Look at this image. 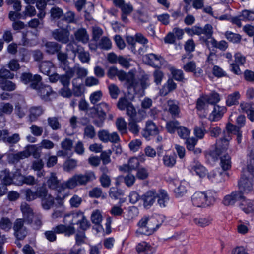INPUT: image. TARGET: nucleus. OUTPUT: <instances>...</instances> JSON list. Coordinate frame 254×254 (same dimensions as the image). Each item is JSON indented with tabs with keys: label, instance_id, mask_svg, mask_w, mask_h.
Masks as SVG:
<instances>
[{
	"label": "nucleus",
	"instance_id": "nucleus-26",
	"mask_svg": "<svg viewBox=\"0 0 254 254\" xmlns=\"http://www.w3.org/2000/svg\"><path fill=\"white\" fill-rule=\"evenodd\" d=\"M46 185L49 188L52 190H57L60 186H62L60 181L58 179L56 174L53 172L50 173L47 177Z\"/></svg>",
	"mask_w": 254,
	"mask_h": 254
},
{
	"label": "nucleus",
	"instance_id": "nucleus-18",
	"mask_svg": "<svg viewBox=\"0 0 254 254\" xmlns=\"http://www.w3.org/2000/svg\"><path fill=\"white\" fill-rule=\"evenodd\" d=\"M159 132L157 126L152 121L149 120L146 122L145 127L142 131V135L149 139L150 136L157 135Z\"/></svg>",
	"mask_w": 254,
	"mask_h": 254
},
{
	"label": "nucleus",
	"instance_id": "nucleus-63",
	"mask_svg": "<svg viewBox=\"0 0 254 254\" xmlns=\"http://www.w3.org/2000/svg\"><path fill=\"white\" fill-rule=\"evenodd\" d=\"M217 199L218 195L215 191L207 190V206L214 205Z\"/></svg>",
	"mask_w": 254,
	"mask_h": 254
},
{
	"label": "nucleus",
	"instance_id": "nucleus-57",
	"mask_svg": "<svg viewBox=\"0 0 254 254\" xmlns=\"http://www.w3.org/2000/svg\"><path fill=\"white\" fill-rule=\"evenodd\" d=\"M119 179L120 180H123L126 185L128 187L133 186L136 180L135 176L130 173H128L125 176H120Z\"/></svg>",
	"mask_w": 254,
	"mask_h": 254
},
{
	"label": "nucleus",
	"instance_id": "nucleus-12",
	"mask_svg": "<svg viewBox=\"0 0 254 254\" xmlns=\"http://www.w3.org/2000/svg\"><path fill=\"white\" fill-rule=\"evenodd\" d=\"M245 198L243 193L241 191H235L229 195H226L223 199V204L226 206L233 205L236 202H240Z\"/></svg>",
	"mask_w": 254,
	"mask_h": 254
},
{
	"label": "nucleus",
	"instance_id": "nucleus-44",
	"mask_svg": "<svg viewBox=\"0 0 254 254\" xmlns=\"http://www.w3.org/2000/svg\"><path fill=\"white\" fill-rule=\"evenodd\" d=\"M185 30L186 33L190 35H199L206 33V25H205L203 28L198 25H195L191 28H186Z\"/></svg>",
	"mask_w": 254,
	"mask_h": 254
},
{
	"label": "nucleus",
	"instance_id": "nucleus-52",
	"mask_svg": "<svg viewBox=\"0 0 254 254\" xmlns=\"http://www.w3.org/2000/svg\"><path fill=\"white\" fill-rule=\"evenodd\" d=\"M24 199L27 201H32L36 199L35 192L29 188L23 189L20 190Z\"/></svg>",
	"mask_w": 254,
	"mask_h": 254
},
{
	"label": "nucleus",
	"instance_id": "nucleus-5",
	"mask_svg": "<svg viewBox=\"0 0 254 254\" xmlns=\"http://www.w3.org/2000/svg\"><path fill=\"white\" fill-rule=\"evenodd\" d=\"M64 222L70 225H79V228L83 231L88 229L90 226V222L81 211L65 215Z\"/></svg>",
	"mask_w": 254,
	"mask_h": 254
},
{
	"label": "nucleus",
	"instance_id": "nucleus-33",
	"mask_svg": "<svg viewBox=\"0 0 254 254\" xmlns=\"http://www.w3.org/2000/svg\"><path fill=\"white\" fill-rule=\"evenodd\" d=\"M69 71L73 72V77L76 74L78 78H83L86 77L88 74V70L87 69L81 67L78 64H76L74 66L72 67H69Z\"/></svg>",
	"mask_w": 254,
	"mask_h": 254
},
{
	"label": "nucleus",
	"instance_id": "nucleus-46",
	"mask_svg": "<svg viewBox=\"0 0 254 254\" xmlns=\"http://www.w3.org/2000/svg\"><path fill=\"white\" fill-rule=\"evenodd\" d=\"M65 71V74L60 75L59 80L64 87H69L70 79L73 77V72L69 71L68 69Z\"/></svg>",
	"mask_w": 254,
	"mask_h": 254
},
{
	"label": "nucleus",
	"instance_id": "nucleus-16",
	"mask_svg": "<svg viewBox=\"0 0 254 254\" xmlns=\"http://www.w3.org/2000/svg\"><path fill=\"white\" fill-rule=\"evenodd\" d=\"M226 111L227 108L225 106L214 105L208 119L211 122H217L222 119Z\"/></svg>",
	"mask_w": 254,
	"mask_h": 254
},
{
	"label": "nucleus",
	"instance_id": "nucleus-29",
	"mask_svg": "<svg viewBox=\"0 0 254 254\" xmlns=\"http://www.w3.org/2000/svg\"><path fill=\"white\" fill-rule=\"evenodd\" d=\"M76 40L83 43H87L89 40V36L86 29L80 28L77 29L74 33Z\"/></svg>",
	"mask_w": 254,
	"mask_h": 254
},
{
	"label": "nucleus",
	"instance_id": "nucleus-39",
	"mask_svg": "<svg viewBox=\"0 0 254 254\" xmlns=\"http://www.w3.org/2000/svg\"><path fill=\"white\" fill-rule=\"evenodd\" d=\"M57 58L58 60L60 61V67L64 70H66L68 69L69 67V62L67 60L68 56L66 53H64L61 52H58L57 54Z\"/></svg>",
	"mask_w": 254,
	"mask_h": 254
},
{
	"label": "nucleus",
	"instance_id": "nucleus-20",
	"mask_svg": "<svg viewBox=\"0 0 254 254\" xmlns=\"http://www.w3.org/2000/svg\"><path fill=\"white\" fill-rule=\"evenodd\" d=\"M157 204L160 208H166L169 204L170 197L164 190H159L157 193Z\"/></svg>",
	"mask_w": 254,
	"mask_h": 254
},
{
	"label": "nucleus",
	"instance_id": "nucleus-32",
	"mask_svg": "<svg viewBox=\"0 0 254 254\" xmlns=\"http://www.w3.org/2000/svg\"><path fill=\"white\" fill-rule=\"evenodd\" d=\"M139 164V162L138 159L135 157H133L129 160L127 165L124 164L120 166V169L123 171L129 172L137 169Z\"/></svg>",
	"mask_w": 254,
	"mask_h": 254
},
{
	"label": "nucleus",
	"instance_id": "nucleus-23",
	"mask_svg": "<svg viewBox=\"0 0 254 254\" xmlns=\"http://www.w3.org/2000/svg\"><path fill=\"white\" fill-rule=\"evenodd\" d=\"M20 209L22 212L24 219L28 223H31L34 218V213L30 206L26 202H22L21 204Z\"/></svg>",
	"mask_w": 254,
	"mask_h": 254
},
{
	"label": "nucleus",
	"instance_id": "nucleus-21",
	"mask_svg": "<svg viewBox=\"0 0 254 254\" xmlns=\"http://www.w3.org/2000/svg\"><path fill=\"white\" fill-rule=\"evenodd\" d=\"M28 107L24 100L18 101L15 105L14 113L19 119L25 116Z\"/></svg>",
	"mask_w": 254,
	"mask_h": 254
},
{
	"label": "nucleus",
	"instance_id": "nucleus-38",
	"mask_svg": "<svg viewBox=\"0 0 254 254\" xmlns=\"http://www.w3.org/2000/svg\"><path fill=\"white\" fill-rule=\"evenodd\" d=\"M168 111L173 118L179 117L180 109L177 102L174 100H169L167 103Z\"/></svg>",
	"mask_w": 254,
	"mask_h": 254
},
{
	"label": "nucleus",
	"instance_id": "nucleus-36",
	"mask_svg": "<svg viewBox=\"0 0 254 254\" xmlns=\"http://www.w3.org/2000/svg\"><path fill=\"white\" fill-rule=\"evenodd\" d=\"M39 68L41 72L45 75H49L54 70L53 64L49 61H45L40 64Z\"/></svg>",
	"mask_w": 254,
	"mask_h": 254
},
{
	"label": "nucleus",
	"instance_id": "nucleus-17",
	"mask_svg": "<svg viewBox=\"0 0 254 254\" xmlns=\"http://www.w3.org/2000/svg\"><path fill=\"white\" fill-rule=\"evenodd\" d=\"M157 192L155 190H151L147 191L143 194L141 199L143 201V206L146 208H149L155 201Z\"/></svg>",
	"mask_w": 254,
	"mask_h": 254
},
{
	"label": "nucleus",
	"instance_id": "nucleus-8",
	"mask_svg": "<svg viewBox=\"0 0 254 254\" xmlns=\"http://www.w3.org/2000/svg\"><path fill=\"white\" fill-rule=\"evenodd\" d=\"M228 47V43L225 40H221L218 42L214 38H211V40L207 41V47L210 50V54L207 56V62L212 64H214L213 62L214 59L216 60V55L215 49H219V50L224 51Z\"/></svg>",
	"mask_w": 254,
	"mask_h": 254
},
{
	"label": "nucleus",
	"instance_id": "nucleus-45",
	"mask_svg": "<svg viewBox=\"0 0 254 254\" xmlns=\"http://www.w3.org/2000/svg\"><path fill=\"white\" fill-rule=\"evenodd\" d=\"M240 98V94L239 92L236 91L229 94L226 99V105L230 107L233 105H236L239 104V99Z\"/></svg>",
	"mask_w": 254,
	"mask_h": 254
},
{
	"label": "nucleus",
	"instance_id": "nucleus-49",
	"mask_svg": "<svg viewBox=\"0 0 254 254\" xmlns=\"http://www.w3.org/2000/svg\"><path fill=\"white\" fill-rule=\"evenodd\" d=\"M221 100L220 94L215 91H211L207 95V104H210L213 106L217 104Z\"/></svg>",
	"mask_w": 254,
	"mask_h": 254
},
{
	"label": "nucleus",
	"instance_id": "nucleus-60",
	"mask_svg": "<svg viewBox=\"0 0 254 254\" xmlns=\"http://www.w3.org/2000/svg\"><path fill=\"white\" fill-rule=\"evenodd\" d=\"M116 125L118 130L121 134H126L127 133V123L123 118H118L116 122Z\"/></svg>",
	"mask_w": 254,
	"mask_h": 254
},
{
	"label": "nucleus",
	"instance_id": "nucleus-6",
	"mask_svg": "<svg viewBox=\"0 0 254 254\" xmlns=\"http://www.w3.org/2000/svg\"><path fill=\"white\" fill-rule=\"evenodd\" d=\"M120 81H126L128 88H133L135 91H139L141 89H145L148 84L145 81H138L134 78V75L132 72L126 73L124 71H119L118 75Z\"/></svg>",
	"mask_w": 254,
	"mask_h": 254
},
{
	"label": "nucleus",
	"instance_id": "nucleus-24",
	"mask_svg": "<svg viewBox=\"0 0 254 254\" xmlns=\"http://www.w3.org/2000/svg\"><path fill=\"white\" fill-rule=\"evenodd\" d=\"M193 205L198 207H204L206 201V194L205 192H195L191 198Z\"/></svg>",
	"mask_w": 254,
	"mask_h": 254
},
{
	"label": "nucleus",
	"instance_id": "nucleus-19",
	"mask_svg": "<svg viewBox=\"0 0 254 254\" xmlns=\"http://www.w3.org/2000/svg\"><path fill=\"white\" fill-rule=\"evenodd\" d=\"M148 221L149 217H144L142 218L138 223L139 228L136 232L141 234L148 235L155 230L154 228L149 226L148 224Z\"/></svg>",
	"mask_w": 254,
	"mask_h": 254
},
{
	"label": "nucleus",
	"instance_id": "nucleus-51",
	"mask_svg": "<svg viewBox=\"0 0 254 254\" xmlns=\"http://www.w3.org/2000/svg\"><path fill=\"white\" fill-rule=\"evenodd\" d=\"M0 88L4 91L11 92L16 89V85L15 83L7 79L0 82Z\"/></svg>",
	"mask_w": 254,
	"mask_h": 254
},
{
	"label": "nucleus",
	"instance_id": "nucleus-53",
	"mask_svg": "<svg viewBox=\"0 0 254 254\" xmlns=\"http://www.w3.org/2000/svg\"><path fill=\"white\" fill-rule=\"evenodd\" d=\"M48 125L54 130H57L61 128V124L58 117H50L47 119Z\"/></svg>",
	"mask_w": 254,
	"mask_h": 254
},
{
	"label": "nucleus",
	"instance_id": "nucleus-55",
	"mask_svg": "<svg viewBox=\"0 0 254 254\" xmlns=\"http://www.w3.org/2000/svg\"><path fill=\"white\" fill-rule=\"evenodd\" d=\"M188 184L186 181H182L179 185L174 190L177 197H181L187 192V187Z\"/></svg>",
	"mask_w": 254,
	"mask_h": 254
},
{
	"label": "nucleus",
	"instance_id": "nucleus-22",
	"mask_svg": "<svg viewBox=\"0 0 254 254\" xmlns=\"http://www.w3.org/2000/svg\"><path fill=\"white\" fill-rule=\"evenodd\" d=\"M225 175L228 177V173L221 171L220 169H217L210 172L207 175V178L212 182L218 183L224 180L223 177Z\"/></svg>",
	"mask_w": 254,
	"mask_h": 254
},
{
	"label": "nucleus",
	"instance_id": "nucleus-59",
	"mask_svg": "<svg viewBox=\"0 0 254 254\" xmlns=\"http://www.w3.org/2000/svg\"><path fill=\"white\" fill-rule=\"evenodd\" d=\"M84 137L93 139L96 136V131L94 126L91 124L87 125L84 129Z\"/></svg>",
	"mask_w": 254,
	"mask_h": 254
},
{
	"label": "nucleus",
	"instance_id": "nucleus-14",
	"mask_svg": "<svg viewBox=\"0 0 254 254\" xmlns=\"http://www.w3.org/2000/svg\"><path fill=\"white\" fill-rule=\"evenodd\" d=\"M33 89L37 90L38 95L44 101L49 100L50 96L54 93L50 86L44 85L42 84L41 81L38 83L37 88Z\"/></svg>",
	"mask_w": 254,
	"mask_h": 254
},
{
	"label": "nucleus",
	"instance_id": "nucleus-11",
	"mask_svg": "<svg viewBox=\"0 0 254 254\" xmlns=\"http://www.w3.org/2000/svg\"><path fill=\"white\" fill-rule=\"evenodd\" d=\"M20 78L23 83L25 84L30 83V87L32 89L37 88L38 83L42 80V77L39 75H33L29 72L23 73Z\"/></svg>",
	"mask_w": 254,
	"mask_h": 254
},
{
	"label": "nucleus",
	"instance_id": "nucleus-10",
	"mask_svg": "<svg viewBox=\"0 0 254 254\" xmlns=\"http://www.w3.org/2000/svg\"><path fill=\"white\" fill-rule=\"evenodd\" d=\"M145 59L147 64L155 68H160L166 64V61L160 55L153 53H149L145 55Z\"/></svg>",
	"mask_w": 254,
	"mask_h": 254
},
{
	"label": "nucleus",
	"instance_id": "nucleus-3",
	"mask_svg": "<svg viewBox=\"0 0 254 254\" xmlns=\"http://www.w3.org/2000/svg\"><path fill=\"white\" fill-rule=\"evenodd\" d=\"M95 112H91L89 116L92 119L93 123L98 127H102L106 118L107 113L109 112L110 107L105 102H101L92 108Z\"/></svg>",
	"mask_w": 254,
	"mask_h": 254
},
{
	"label": "nucleus",
	"instance_id": "nucleus-15",
	"mask_svg": "<svg viewBox=\"0 0 254 254\" xmlns=\"http://www.w3.org/2000/svg\"><path fill=\"white\" fill-rule=\"evenodd\" d=\"M73 141L68 138H66L61 143V150H59L57 152V155L59 157H66L70 155L69 152L71 151L73 147Z\"/></svg>",
	"mask_w": 254,
	"mask_h": 254
},
{
	"label": "nucleus",
	"instance_id": "nucleus-30",
	"mask_svg": "<svg viewBox=\"0 0 254 254\" xmlns=\"http://www.w3.org/2000/svg\"><path fill=\"white\" fill-rule=\"evenodd\" d=\"M144 118H137V119L134 120H128L129 131L135 135H138L140 130V127L138 123L141 122Z\"/></svg>",
	"mask_w": 254,
	"mask_h": 254
},
{
	"label": "nucleus",
	"instance_id": "nucleus-54",
	"mask_svg": "<svg viewBox=\"0 0 254 254\" xmlns=\"http://www.w3.org/2000/svg\"><path fill=\"white\" fill-rule=\"evenodd\" d=\"M75 54H77L78 58L83 63H89L90 60L89 53L84 51L81 48L77 49Z\"/></svg>",
	"mask_w": 254,
	"mask_h": 254
},
{
	"label": "nucleus",
	"instance_id": "nucleus-47",
	"mask_svg": "<svg viewBox=\"0 0 254 254\" xmlns=\"http://www.w3.org/2000/svg\"><path fill=\"white\" fill-rule=\"evenodd\" d=\"M41 148L35 145H29L26 146L25 150L28 151L29 156L32 155L34 158L39 159L41 156Z\"/></svg>",
	"mask_w": 254,
	"mask_h": 254
},
{
	"label": "nucleus",
	"instance_id": "nucleus-31",
	"mask_svg": "<svg viewBox=\"0 0 254 254\" xmlns=\"http://www.w3.org/2000/svg\"><path fill=\"white\" fill-rule=\"evenodd\" d=\"M240 208L246 213L254 212V201L244 198L239 204Z\"/></svg>",
	"mask_w": 254,
	"mask_h": 254
},
{
	"label": "nucleus",
	"instance_id": "nucleus-40",
	"mask_svg": "<svg viewBox=\"0 0 254 254\" xmlns=\"http://www.w3.org/2000/svg\"><path fill=\"white\" fill-rule=\"evenodd\" d=\"M136 249L137 254H151L153 252L150 245L145 242L138 244L136 246Z\"/></svg>",
	"mask_w": 254,
	"mask_h": 254
},
{
	"label": "nucleus",
	"instance_id": "nucleus-28",
	"mask_svg": "<svg viewBox=\"0 0 254 254\" xmlns=\"http://www.w3.org/2000/svg\"><path fill=\"white\" fill-rule=\"evenodd\" d=\"M20 139V136L19 133H15L10 135L8 130H7V132L4 136L3 142L10 146H13L19 142Z\"/></svg>",
	"mask_w": 254,
	"mask_h": 254
},
{
	"label": "nucleus",
	"instance_id": "nucleus-41",
	"mask_svg": "<svg viewBox=\"0 0 254 254\" xmlns=\"http://www.w3.org/2000/svg\"><path fill=\"white\" fill-rule=\"evenodd\" d=\"M77 78H74L72 81L73 85L72 93L76 97H81L84 93V88L82 84L77 83Z\"/></svg>",
	"mask_w": 254,
	"mask_h": 254
},
{
	"label": "nucleus",
	"instance_id": "nucleus-62",
	"mask_svg": "<svg viewBox=\"0 0 254 254\" xmlns=\"http://www.w3.org/2000/svg\"><path fill=\"white\" fill-rule=\"evenodd\" d=\"M14 74L9 70L3 67L0 69V82L7 79H12Z\"/></svg>",
	"mask_w": 254,
	"mask_h": 254
},
{
	"label": "nucleus",
	"instance_id": "nucleus-4",
	"mask_svg": "<svg viewBox=\"0 0 254 254\" xmlns=\"http://www.w3.org/2000/svg\"><path fill=\"white\" fill-rule=\"evenodd\" d=\"M64 20H60L57 22L59 28L55 29L51 32L52 38L56 41L62 43L67 44L70 41V25L64 23Z\"/></svg>",
	"mask_w": 254,
	"mask_h": 254
},
{
	"label": "nucleus",
	"instance_id": "nucleus-43",
	"mask_svg": "<svg viewBox=\"0 0 254 254\" xmlns=\"http://www.w3.org/2000/svg\"><path fill=\"white\" fill-rule=\"evenodd\" d=\"M55 203V198L50 194H48L41 200V206L42 208L46 210L50 209Z\"/></svg>",
	"mask_w": 254,
	"mask_h": 254
},
{
	"label": "nucleus",
	"instance_id": "nucleus-37",
	"mask_svg": "<svg viewBox=\"0 0 254 254\" xmlns=\"http://www.w3.org/2000/svg\"><path fill=\"white\" fill-rule=\"evenodd\" d=\"M46 52L49 54L58 53L61 49V45L56 42H47L45 44Z\"/></svg>",
	"mask_w": 254,
	"mask_h": 254
},
{
	"label": "nucleus",
	"instance_id": "nucleus-35",
	"mask_svg": "<svg viewBox=\"0 0 254 254\" xmlns=\"http://www.w3.org/2000/svg\"><path fill=\"white\" fill-rule=\"evenodd\" d=\"M114 4L120 8L123 13L130 14L133 10L132 6L129 3H125L124 0H114Z\"/></svg>",
	"mask_w": 254,
	"mask_h": 254
},
{
	"label": "nucleus",
	"instance_id": "nucleus-48",
	"mask_svg": "<svg viewBox=\"0 0 254 254\" xmlns=\"http://www.w3.org/2000/svg\"><path fill=\"white\" fill-rule=\"evenodd\" d=\"M176 87V84L174 82L173 80L169 79L167 83L163 86L161 90V94L163 96H166L169 93L175 90Z\"/></svg>",
	"mask_w": 254,
	"mask_h": 254
},
{
	"label": "nucleus",
	"instance_id": "nucleus-1",
	"mask_svg": "<svg viewBox=\"0 0 254 254\" xmlns=\"http://www.w3.org/2000/svg\"><path fill=\"white\" fill-rule=\"evenodd\" d=\"M226 131H224L223 136L217 142V147L215 150L210 153V155L214 160H217L222 151L227 149L229 141L231 139L232 134H235L240 130V128L236 125L231 123H228L226 126Z\"/></svg>",
	"mask_w": 254,
	"mask_h": 254
},
{
	"label": "nucleus",
	"instance_id": "nucleus-58",
	"mask_svg": "<svg viewBox=\"0 0 254 254\" xmlns=\"http://www.w3.org/2000/svg\"><path fill=\"white\" fill-rule=\"evenodd\" d=\"M220 165L223 170L227 171L231 168V157L228 154H225L220 157Z\"/></svg>",
	"mask_w": 254,
	"mask_h": 254
},
{
	"label": "nucleus",
	"instance_id": "nucleus-13",
	"mask_svg": "<svg viewBox=\"0 0 254 254\" xmlns=\"http://www.w3.org/2000/svg\"><path fill=\"white\" fill-rule=\"evenodd\" d=\"M239 191H241L243 194L249 193L254 191V187L252 181L245 175L242 176L238 182Z\"/></svg>",
	"mask_w": 254,
	"mask_h": 254
},
{
	"label": "nucleus",
	"instance_id": "nucleus-50",
	"mask_svg": "<svg viewBox=\"0 0 254 254\" xmlns=\"http://www.w3.org/2000/svg\"><path fill=\"white\" fill-rule=\"evenodd\" d=\"M225 38L230 42L237 44L239 43L242 39V36L237 33H233L231 31H227L225 33Z\"/></svg>",
	"mask_w": 254,
	"mask_h": 254
},
{
	"label": "nucleus",
	"instance_id": "nucleus-7",
	"mask_svg": "<svg viewBox=\"0 0 254 254\" xmlns=\"http://www.w3.org/2000/svg\"><path fill=\"white\" fill-rule=\"evenodd\" d=\"M117 106L121 110L126 109V114L129 117L128 120L145 117V112L139 110L137 112L132 103L126 98H121L118 102Z\"/></svg>",
	"mask_w": 254,
	"mask_h": 254
},
{
	"label": "nucleus",
	"instance_id": "nucleus-64",
	"mask_svg": "<svg viewBox=\"0 0 254 254\" xmlns=\"http://www.w3.org/2000/svg\"><path fill=\"white\" fill-rule=\"evenodd\" d=\"M51 17L53 19H58L62 17L64 15V12L62 8L57 6H53L50 10Z\"/></svg>",
	"mask_w": 254,
	"mask_h": 254
},
{
	"label": "nucleus",
	"instance_id": "nucleus-9",
	"mask_svg": "<svg viewBox=\"0 0 254 254\" xmlns=\"http://www.w3.org/2000/svg\"><path fill=\"white\" fill-rule=\"evenodd\" d=\"M24 220L21 218H17L14 222L12 227L13 234L17 240H23L28 234V230L24 225Z\"/></svg>",
	"mask_w": 254,
	"mask_h": 254
},
{
	"label": "nucleus",
	"instance_id": "nucleus-42",
	"mask_svg": "<svg viewBox=\"0 0 254 254\" xmlns=\"http://www.w3.org/2000/svg\"><path fill=\"white\" fill-rule=\"evenodd\" d=\"M1 184L5 185L6 187L12 183L13 178L12 174L7 170L2 171L0 174Z\"/></svg>",
	"mask_w": 254,
	"mask_h": 254
},
{
	"label": "nucleus",
	"instance_id": "nucleus-27",
	"mask_svg": "<svg viewBox=\"0 0 254 254\" xmlns=\"http://www.w3.org/2000/svg\"><path fill=\"white\" fill-rule=\"evenodd\" d=\"M29 157V154L28 151L24 150L22 151L18 152L16 153L10 154L8 156L9 162L11 163H17L20 160H22Z\"/></svg>",
	"mask_w": 254,
	"mask_h": 254
},
{
	"label": "nucleus",
	"instance_id": "nucleus-25",
	"mask_svg": "<svg viewBox=\"0 0 254 254\" xmlns=\"http://www.w3.org/2000/svg\"><path fill=\"white\" fill-rule=\"evenodd\" d=\"M56 233H64L65 236H69L75 232V229L72 226H66L63 224L58 225L52 229Z\"/></svg>",
	"mask_w": 254,
	"mask_h": 254
},
{
	"label": "nucleus",
	"instance_id": "nucleus-61",
	"mask_svg": "<svg viewBox=\"0 0 254 254\" xmlns=\"http://www.w3.org/2000/svg\"><path fill=\"white\" fill-rule=\"evenodd\" d=\"M13 110V106L11 103H2L0 105V111L1 112L0 115H2V114L9 115L11 114Z\"/></svg>",
	"mask_w": 254,
	"mask_h": 254
},
{
	"label": "nucleus",
	"instance_id": "nucleus-34",
	"mask_svg": "<svg viewBox=\"0 0 254 254\" xmlns=\"http://www.w3.org/2000/svg\"><path fill=\"white\" fill-rule=\"evenodd\" d=\"M44 109L42 106H33L29 109V118L31 122L36 121L38 118L43 114Z\"/></svg>",
	"mask_w": 254,
	"mask_h": 254
},
{
	"label": "nucleus",
	"instance_id": "nucleus-2",
	"mask_svg": "<svg viewBox=\"0 0 254 254\" xmlns=\"http://www.w3.org/2000/svg\"><path fill=\"white\" fill-rule=\"evenodd\" d=\"M96 178L94 172L88 171L84 174H75L67 181L62 183V186L64 189H73L78 186H85Z\"/></svg>",
	"mask_w": 254,
	"mask_h": 254
},
{
	"label": "nucleus",
	"instance_id": "nucleus-56",
	"mask_svg": "<svg viewBox=\"0 0 254 254\" xmlns=\"http://www.w3.org/2000/svg\"><path fill=\"white\" fill-rule=\"evenodd\" d=\"M12 227V223L9 218L3 217L0 219V228L5 232H9Z\"/></svg>",
	"mask_w": 254,
	"mask_h": 254
}]
</instances>
